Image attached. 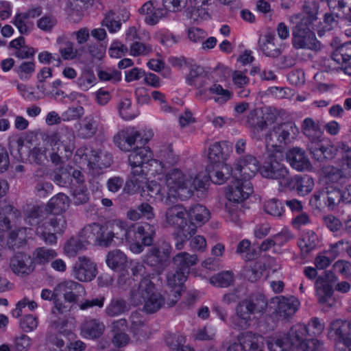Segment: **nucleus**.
<instances>
[{
    "instance_id": "obj_62",
    "label": "nucleus",
    "mask_w": 351,
    "mask_h": 351,
    "mask_svg": "<svg viewBox=\"0 0 351 351\" xmlns=\"http://www.w3.org/2000/svg\"><path fill=\"white\" fill-rule=\"evenodd\" d=\"M35 68L34 62H23L16 69V73L21 80H27L34 72Z\"/></svg>"
},
{
    "instance_id": "obj_52",
    "label": "nucleus",
    "mask_w": 351,
    "mask_h": 351,
    "mask_svg": "<svg viewBox=\"0 0 351 351\" xmlns=\"http://www.w3.org/2000/svg\"><path fill=\"white\" fill-rule=\"evenodd\" d=\"M97 131V122L93 117H85L79 130V136L84 138L93 136Z\"/></svg>"
},
{
    "instance_id": "obj_59",
    "label": "nucleus",
    "mask_w": 351,
    "mask_h": 351,
    "mask_svg": "<svg viewBox=\"0 0 351 351\" xmlns=\"http://www.w3.org/2000/svg\"><path fill=\"white\" fill-rule=\"evenodd\" d=\"M128 310V306L123 300H112L106 308V313L110 317L120 315Z\"/></svg>"
},
{
    "instance_id": "obj_28",
    "label": "nucleus",
    "mask_w": 351,
    "mask_h": 351,
    "mask_svg": "<svg viewBox=\"0 0 351 351\" xmlns=\"http://www.w3.org/2000/svg\"><path fill=\"white\" fill-rule=\"evenodd\" d=\"M258 46L259 51L265 56L276 58L282 53L283 45L278 44L275 36L266 33L259 37Z\"/></svg>"
},
{
    "instance_id": "obj_33",
    "label": "nucleus",
    "mask_w": 351,
    "mask_h": 351,
    "mask_svg": "<svg viewBox=\"0 0 351 351\" xmlns=\"http://www.w3.org/2000/svg\"><path fill=\"white\" fill-rule=\"evenodd\" d=\"M274 303L278 304L276 313L280 317L286 318L293 315L300 306V302L295 298H276L274 299Z\"/></svg>"
},
{
    "instance_id": "obj_38",
    "label": "nucleus",
    "mask_w": 351,
    "mask_h": 351,
    "mask_svg": "<svg viewBox=\"0 0 351 351\" xmlns=\"http://www.w3.org/2000/svg\"><path fill=\"white\" fill-rule=\"evenodd\" d=\"M117 220V219H115L109 223L111 228L110 230L108 229L104 230L102 226H101L97 245L107 247L112 244L113 239H117L119 241L118 243L125 240V237L121 238L122 232L121 231V228H114V223Z\"/></svg>"
},
{
    "instance_id": "obj_30",
    "label": "nucleus",
    "mask_w": 351,
    "mask_h": 351,
    "mask_svg": "<svg viewBox=\"0 0 351 351\" xmlns=\"http://www.w3.org/2000/svg\"><path fill=\"white\" fill-rule=\"evenodd\" d=\"M10 268L16 275L23 276L32 273L34 269V265L29 255L19 253L10 259Z\"/></svg>"
},
{
    "instance_id": "obj_34",
    "label": "nucleus",
    "mask_w": 351,
    "mask_h": 351,
    "mask_svg": "<svg viewBox=\"0 0 351 351\" xmlns=\"http://www.w3.org/2000/svg\"><path fill=\"white\" fill-rule=\"evenodd\" d=\"M105 330L103 322L91 319L84 322L80 327V335L83 338L95 339L102 335Z\"/></svg>"
},
{
    "instance_id": "obj_20",
    "label": "nucleus",
    "mask_w": 351,
    "mask_h": 351,
    "mask_svg": "<svg viewBox=\"0 0 351 351\" xmlns=\"http://www.w3.org/2000/svg\"><path fill=\"white\" fill-rule=\"evenodd\" d=\"M97 264L86 256H79L71 270V276L80 282H90L97 275Z\"/></svg>"
},
{
    "instance_id": "obj_6",
    "label": "nucleus",
    "mask_w": 351,
    "mask_h": 351,
    "mask_svg": "<svg viewBox=\"0 0 351 351\" xmlns=\"http://www.w3.org/2000/svg\"><path fill=\"white\" fill-rule=\"evenodd\" d=\"M299 132V128L293 122L276 124L271 128L265 136L268 158H271L273 161L282 160L283 150L297 138Z\"/></svg>"
},
{
    "instance_id": "obj_64",
    "label": "nucleus",
    "mask_w": 351,
    "mask_h": 351,
    "mask_svg": "<svg viewBox=\"0 0 351 351\" xmlns=\"http://www.w3.org/2000/svg\"><path fill=\"white\" fill-rule=\"evenodd\" d=\"M128 48L119 40L112 42L108 49L109 56L113 58H121L128 52Z\"/></svg>"
},
{
    "instance_id": "obj_14",
    "label": "nucleus",
    "mask_w": 351,
    "mask_h": 351,
    "mask_svg": "<svg viewBox=\"0 0 351 351\" xmlns=\"http://www.w3.org/2000/svg\"><path fill=\"white\" fill-rule=\"evenodd\" d=\"M73 162L79 167L87 165L90 169H102L110 165L111 157L101 149L91 147H79L73 156Z\"/></svg>"
},
{
    "instance_id": "obj_10",
    "label": "nucleus",
    "mask_w": 351,
    "mask_h": 351,
    "mask_svg": "<svg viewBox=\"0 0 351 351\" xmlns=\"http://www.w3.org/2000/svg\"><path fill=\"white\" fill-rule=\"evenodd\" d=\"M313 16L308 19L306 16L301 14L291 17V22L295 24L293 30V44L295 47L299 49H316L318 42L313 29L312 23L314 21Z\"/></svg>"
},
{
    "instance_id": "obj_32",
    "label": "nucleus",
    "mask_w": 351,
    "mask_h": 351,
    "mask_svg": "<svg viewBox=\"0 0 351 351\" xmlns=\"http://www.w3.org/2000/svg\"><path fill=\"white\" fill-rule=\"evenodd\" d=\"M269 351H290L294 348V337L287 334H276L269 337L267 341Z\"/></svg>"
},
{
    "instance_id": "obj_16",
    "label": "nucleus",
    "mask_w": 351,
    "mask_h": 351,
    "mask_svg": "<svg viewBox=\"0 0 351 351\" xmlns=\"http://www.w3.org/2000/svg\"><path fill=\"white\" fill-rule=\"evenodd\" d=\"M335 276L331 272H326L317 279L315 284L316 296L319 304L326 308L335 306L337 300L333 295V285Z\"/></svg>"
},
{
    "instance_id": "obj_22",
    "label": "nucleus",
    "mask_w": 351,
    "mask_h": 351,
    "mask_svg": "<svg viewBox=\"0 0 351 351\" xmlns=\"http://www.w3.org/2000/svg\"><path fill=\"white\" fill-rule=\"evenodd\" d=\"M290 335L294 337V348L302 351H316L320 343L315 339H307L308 329L304 324H296L290 330Z\"/></svg>"
},
{
    "instance_id": "obj_9",
    "label": "nucleus",
    "mask_w": 351,
    "mask_h": 351,
    "mask_svg": "<svg viewBox=\"0 0 351 351\" xmlns=\"http://www.w3.org/2000/svg\"><path fill=\"white\" fill-rule=\"evenodd\" d=\"M267 305L265 296L258 295L241 302L236 308V315L232 318V325L239 329H245L256 314L264 312Z\"/></svg>"
},
{
    "instance_id": "obj_31",
    "label": "nucleus",
    "mask_w": 351,
    "mask_h": 351,
    "mask_svg": "<svg viewBox=\"0 0 351 351\" xmlns=\"http://www.w3.org/2000/svg\"><path fill=\"white\" fill-rule=\"evenodd\" d=\"M55 291L58 295H62L66 302L69 303L75 302L77 300L75 293L83 292L86 293L85 289L82 285L73 280H64L59 283L55 288Z\"/></svg>"
},
{
    "instance_id": "obj_8",
    "label": "nucleus",
    "mask_w": 351,
    "mask_h": 351,
    "mask_svg": "<svg viewBox=\"0 0 351 351\" xmlns=\"http://www.w3.org/2000/svg\"><path fill=\"white\" fill-rule=\"evenodd\" d=\"M114 228H121V238L130 245V250L134 254H139L143 250L144 245H150L155 235L154 227L148 223L133 225L128 227V223L122 220H117L114 223Z\"/></svg>"
},
{
    "instance_id": "obj_37",
    "label": "nucleus",
    "mask_w": 351,
    "mask_h": 351,
    "mask_svg": "<svg viewBox=\"0 0 351 351\" xmlns=\"http://www.w3.org/2000/svg\"><path fill=\"white\" fill-rule=\"evenodd\" d=\"M106 263L107 266L114 271H121L128 266L126 255L119 250L110 251L106 255Z\"/></svg>"
},
{
    "instance_id": "obj_54",
    "label": "nucleus",
    "mask_w": 351,
    "mask_h": 351,
    "mask_svg": "<svg viewBox=\"0 0 351 351\" xmlns=\"http://www.w3.org/2000/svg\"><path fill=\"white\" fill-rule=\"evenodd\" d=\"M332 59L339 64L351 60V41L339 46L333 53Z\"/></svg>"
},
{
    "instance_id": "obj_15",
    "label": "nucleus",
    "mask_w": 351,
    "mask_h": 351,
    "mask_svg": "<svg viewBox=\"0 0 351 351\" xmlns=\"http://www.w3.org/2000/svg\"><path fill=\"white\" fill-rule=\"evenodd\" d=\"M276 162L273 161L271 158H268V161L265 162L262 167H260L259 162L255 157L252 155H247L237 161L232 170V175L233 178L250 182V180L256 175L258 171L261 174V170L264 167Z\"/></svg>"
},
{
    "instance_id": "obj_45",
    "label": "nucleus",
    "mask_w": 351,
    "mask_h": 351,
    "mask_svg": "<svg viewBox=\"0 0 351 351\" xmlns=\"http://www.w3.org/2000/svg\"><path fill=\"white\" fill-rule=\"evenodd\" d=\"M210 2L211 0H189L186 3L187 10L195 19L202 17L206 14V8Z\"/></svg>"
},
{
    "instance_id": "obj_27",
    "label": "nucleus",
    "mask_w": 351,
    "mask_h": 351,
    "mask_svg": "<svg viewBox=\"0 0 351 351\" xmlns=\"http://www.w3.org/2000/svg\"><path fill=\"white\" fill-rule=\"evenodd\" d=\"M140 136L139 132L134 127H128L119 131L114 136V143L123 152H130Z\"/></svg>"
},
{
    "instance_id": "obj_5",
    "label": "nucleus",
    "mask_w": 351,
    "mask_h": 351,
    "mask_svg": "<svg viewBox=\"0 0 351 351\" xmlns=\"http://www.w3.org/2000/svg\"><path fill=\"white\" fill-rule=\"evenodd\" d=\"M128 162L133 176L145 179L147 183L154 178L160 180L163 176L164 165L153 159V154L148 147L135 149L128 156Z\"/></svg>"
},
{
    "instance_id": "obj_43",
    "label": "nucleus",
    "mask_w": 351,
    "mask_h": 351,
    "mask_svg": "<svg viewBox=\"0 0 351 351\" xmlns=\"http://www.w3.org/2000/svg\"><path fill=\"white\" fill-rule=\"evenodd\" d=\"M101 230V226L93 223L85 226L80 232L79 237L85 245L95 243L97 245L98 237Z\"/></svg>"
},
{
    "instance_id": "obj_49",
    "label": "nucleus",
    "mask_w": 351,
    "mask_h": 351,
    "mask_svg": "<svg viewBox=\"0 0 351 351\" xmlns=\"http://www.w3.org/2000/svg\"><path fill=\"white\" fill-rule=\"evenodd\" d=\"M69 205L68 197L63 193H58L50 199L47 206L51 213H58L65 211Z\"/></svg>"
},
{
    "instance_id": "obj_2",
    "label": "nucleus",
    "mask_w": 351,
    "mask_h": 351,
    "mask_svg": "<svg viewBox=\"0 0 351 351\" xmlns=\"http://www.w3.org/2000/svg\"><path fill=\"white\" fill-rule=\"evenodd\" d=\"M164 166L163 176L157 177L147 183L146 188L150 197L155 198L165 204L173 202V199H186L191 197L194 190L204 188L208 181L207 176L192 173L178 168H173L167 173Z\"/></svg>"
},
{
    "instance_id": "obj_3",
    "label": "nucleus",
    "mask_w": 351,
    "mask_h": 351,
    "mask_svg": "<svg viewBox=\"0 0 351 351\" xmlns=\"http://www.w3.org/2000/svg\"><path fill=\"white\" fill-rule=\"evenodd\" d=\"M261 176L266 178L276 180L279 191H283L289 189L295 191L299 196L308 195L315 186V181L311 176L297 175L291 177L287 167L280 162L264 167L261 170Z\"/></svg>"
},
{
    "instance_id": "obj_7",
    "label": "nucleus",
    "mask_w": 351,
    "mask_h": 351,
    "mask_svg": "<svg viewBox=\"0 0 351 351\" xmlns=\"http://www.w3.org/2000/svg\"><path fill=\"white\" fill-rule=\"evenodd\" d=\"M251 182L233 178L226 192V220L239 225L241 215L243 212L244 202L252 193Z\"/></svg>"
},
{
    "instance_id": "obj_41",
    "label": "nucleus",
    "mask_w": 351,
    "mask_h": 351,
    "mask_svg": "<svg viewBox=\"0 0 351 351\" xmlns=\"http://www.w3.org/2000/svg\"><path fill=\"white\" fill-rule=\"evenodd\" d=\"M208 158L209 165L218 164L226 173L229 171V166L224 162V158L220 143L215 142L210 145L208 148Z\"/></svg>"
},
{
    "instance_id": "obj_35",
    "label": "nucleus",
    "mask_w": 351,
    "mask_h": 351,
    "mask_svg": "<svg viewBox=\"0 0 351 351\" xmlns=\"http://www.w3.org/2000/svg\"><path fill=\"white\" fill-rule=\"evenodd\" d=\"M309 149L313 158L319 162L332 158L337 152L336 148L328 143H312Z\"/></svg>"
},
{
    "instance_id": "obj_57",
    "label": "nucleus",
    "mask_w": 351,
    "mask_h": 351,
    "mask_svg": "<svg viewBox=\"0 0 351 351\" xmlns=\"http://www.w3.org/2000/svg\"><path fill=\"white\" fill-rule=\"evenodd\" d=\"M264 210L274 217L280 218L283 215L285 208L282 202L276 199H271L265 202Z\"/></svg>"
},
{
    "instance_id": "obj_55",
    "label": "nucleus",
    "mask_w": 351,
    "mask_h": 351,
    "mask_svg": "<svg viewBox=\"0 0 351 351\" xmlns=\"http://www.w3.org/2000/svg\"><path fill=\"white\" fill-rule=\"evenodd\" d=\"M233 280V274L230 271L219 273L210 278V284L219 287H227L232 283Z\"/></svg>"
},
{
    "instance_id": "obj_48",
    "label": "nucleus",
    "mask_w": 351,
    "mask_h": 351,
    "mask_svg": "<svg viewBox=\"0 0 351 351\" xmlns=\"http://www.w3.org/2000/svg\"><path fill=\"white\" fill-rule=\"evenodd\" d=\"M53 77L52 69L44 66L40 69L36 74L37 84L36 88L38 91L44 96H49L52 91H47L45 82Z\"/></svg>"
},
{
    "instance_id": "obj_13",
    "label": "nucleus",
    "mask_w": 351,
    "mask_h": 351,
    "mask_svg": "<svg viewBox=\"0 0 351 351\" xmlns=\"http://www.w3.org/2000/svg\"><path fill=\"white\" fill-rule=\"evenodd\" d=\"M187 210L181 205H175L169 208L165 213V225L178 228L175 234V246L177 250H182L188 238L184 232V226H187Z\"/></svg>"
},
{
    "instance_id": "obj_50",
    "label": "nucleus",
    "mask_w": 351,
    "mask_h": 351,
    "mask_svg": "<svg viewBox=\"0 0 351 351\" xmlns=\"http://www.w3.org/2000/svg\"><path fill=\"white\" fill-rule=\"evenodd\" d=\"M118 110L120 117L125 121L132 120L138 115V110L132 106L131 100L128 98L120 101Z\"/></svg>"
},
{
    "instance_id": "obj_47",
    "label": "nucleus",
    "mask_w": 351,
    "mask_h": 351,
    "mask_svg": "<svg viewBox=\"0 0 351 351\" xmlns=\"http://www.w3.org/2000/svg\"><path fill=\"white\" fill-rule=\"evenodd\" d=\"M56 250L47 248L38 247L33 253V264L45 265L57 256Z\"/></svg>"
},
{
    "instance_id": "obj_19",
    "label": "nucleus",
    "mask_w": 351,
    "mask_h": 351,
    "mask_svg": "<svg viewBox=\"0 0 351 351\" xmlns=\"http://www.w3.org/2000/svg\"><path fill=\"white\" fill-rule=\"evenodd\" d=\"M44 225V230L43 227L38 226L35 232L48 244H55L57 241L56 234H61L66 226V220L62 215L51 217Z\"/></svg>"
},
{
    "instance_id": "obj_11",
    "label": "nucleus",
    "mask_w": 351,
    "mask_h": 351,
    "mask_svg": "<svg viewBox=\"0 0 351 351\" xmlns=\"http://www.w3.org/2000/svg\"><path fill=\"white\" fill-rule=\"evenodd\" d=\"M326 179V169H325L324 176L319 182L322 186L311 197L309 204L316 209L321 210L326 207L329 210H333L343 199L344 195L335 186L329 184V182L332 184L335 182Z\"/></svg>"
},
{
    "instance_id": "obj_26",
    "label": "nucleus",
    "mask_w": 351,
    "mask_h": 351,
    "mask_svg": "<svg viewBox=\"0 0 351 351\" xmlns=\"http://www.w3.org/2000/svg\"><path fill=\"white\" fill-rule=\"evenodd\" d=\"M171 249V245L167 243L155 246L145 255L144 262L147 265L155 267L154 271L158 275L161 271L160 265L168 258Z\"/></svg>"
},
{
    "instance_id": "obj_12",
    "label": "nucleus",
    "mask_w": 351,
    "mask_h": 351,
    "mask_svg": "<svg viewBox=\"0 0 351 351\" xmlns=\"http://www.w3.org/2000/svg\"><path fill=\"white\" fill-rule=\"evenodd\" d=\"M17 215V210H14L10 205L0 208V240L7 236L8 244L10 247L19 246L27 237L26 228L19 230L17 232L14 230H11L10 221Z\"/></svg>"
},
{
    "instance_id": "obj_40",
    "label": "nucleus",
    "mask_w": 351,
    "mask_h": 351,
    "mask_svg": "<svg viewBox=\"0 0 351 351\" xmlns=\"http://www.w3.org/2000/svg\"><path fill=\"white\" fill-rule=\"evenodd\" d=\"M319 244V239L313 231L304 232L298 241V246L303 254H308Z\"/></svg>"
},
{
    "instance_id": "obj_63",
    "label": "nucleus",
    "mask_w": 351,
    "mask_h": 351,
    "mask_svg": "<svg viewBox=\"0 0 351 351\" xmlns=\"http://www.w3.org/2000/svg\"><path fill=\"white\" fill-rule=\"evenodd\" d=\"M57 328L61 334L69 339L74 338L75 334L73 333V330L75 328V320L73 318H68L59 324Z\"/></svg>"
},
{
    "instance_id": "obj_25",
    "label": "nucleus",
    "mask_w": 351,
    "mask_h": 351,
    "mask_svg": "<svg viewBox=\"0 0 351 351\" xmlns=\"http://www.w3.org/2000/svg\"><path fill=\"white\" fill-rule=\"evenodd\" d=\"M344 152L341 158V169L333 167H328L326 169V180L337 182L343 176H351V147L343 145Z\"/></svg>"
},
{
    "instance_id": "obj_36",
    "label": "nucleus",
    "mask_w": 351,
    "mask_h": 351,
    "mask_svg": "<svg viewBox=\"0 0 351 351\" xmlns=\"http://www.w3.org/2000/svg\"><path fill=\"white\" fill-rule=\"evenodd\" d=\"M138 12L145 16V22L149 25L158 23L164 15L162 10L156 8L154 2L152 1L145 3L139 8Z\"/></svg>"
},
{
    "instance_id": "obj_44",
    "label": "nucleus",
    "mask_w": 351,
    "mask_h": 351,
    "mask_svg": "<svg viewBox=\"0 0 351 351\" xmlns=\"http://www.w3.org/2000/svg\"><path fill=\"white\" fill-rule=\"evenodd\" d=\"M97 82L93 71L89 69L84 70L75 82L77 87L82 91H88Z\"/></svg>"
},
{
    "instance_id": "obj_42",
    "label": "nucleus",
    "mask_w": 351,
    "mask_h": 351,
    "mask_svg": "<svg viewBox=\"0 0 351 351\" xmlns=\"http://www.w3.org/2000/svg\"><path fill=\"white\" fill-rule=\"evenodd\" d=\"M56 45L62 58L65 60H73L77 56V50L73 44L64 36L57 38Z\"/></svg>"
},
{
    "instance_id": "obj_24",
    "label": "nucleus",
    "mask_w": 351,
    "mask_h": 351,
    "mask_svg": "<svg viewBox=\"0 0 351 351\" xmlns=\"http://www.w3.org/2000/svg\"><path fill=\"white\" fill-rule=\"evenodd\" d=\"M237 340L239 343L230 344L227 351H257L263 346V336L252 332H242Z\"/></svg>"
},
{
    "instance_id": "obj_1",
    "label": "nucleus",
    "mask_w": 351,
    "mask_h": 351,
    "mask_svg": "<svg viewBox=\"0 0 351 351\" xmlns=\"http://www.w3.org/2000/svg\"><path fill=\"white\" fill-rule=\"evenodd\" d=\"M198 261L197 256L187 252L178 253L173 258V263L178 271L167 276V285L171 289V294L163 297L158 291L152 279L154 273L146 272L138 286L134 287L130 294V302L133 306L143 305V310L149 313L158 311L163 305L173 306L178 300L182 285L189 273L190 267Z\"/></svg>"
},
{
    "instance_id": "obj_21",
    "label": "nucleus",
    "mask_w": 351,
    "mask_h": 351,
    "mask_svg": "<svg viewBox=\"0 0 351 351\" xmlns=\"http://www.w3.org/2000/svg\"><path fill=\"white\" fill-rule=\"evenodd\" d=\"M187 226L184 231L188 236L195 235L197 228L206 223L210 217L209 210L204 206L197 204L187 210Z\"/></svg>"
},
{
    "instance_id": "obj_17",
    "label": "nucleus",
    "mask_w": 351,
    "mask_h": 351,
    "mask_svg": "<svg viewBox=\"0 0 351 351\" xmlns=\"http://www.w3.org/2000/svg\"><path fill=\"white\" fill-rule=\"evenodd\" d=\"M328 336L336 341L335 351H351V322L341 319L332 322Z\"/></svg>"
},
{
    "instance_id": "obj_39",
    "label": "nucleus",
    "mask_w": 351,
    "mask_h": 351,
    "mask_svg": "<svg viewBox=\"0 0 351 351\" xmlns=\"http://www.w3.org/2000/svg\"><path fill=\"white\" fill-rule=\"evenodd\" d=\"M126 320L121 319L112 324V330L114 336L112 338V343L114 346L121 348L125 346L130 341L128 336L124 332L125 330Z\"/></svg>"
},
{
    "instance_id": "obj_46",
    "label": "nucleus",
    "mask_w": 351,
    "mask_h": 351,
    "mask_svg": "<svg viewBox=\"0 0 351 351\" xmlns=\"http://www.w3.org/2000/svg\"><path fill=\"white\" fill-rule=\"evenodd\" d=\"M207 171L208 176L206 174L199 173L202 177L207 176L208 180L210 179L214 183L217 184H223L226 180V175L229 174L230 170L228 173L222 169L221 166L218 167V164L208 165L207 167ZM208 181L206 182L207 184Z\"/></svg>"
},
{
    "instance_id": "obj_58",
    "label": "nucleus",
    "mask_w": 351,
    "mask_h": 351,
    "mask_svg": "<svg viewBox=\"0 0 351 351\" xmlns=\"http://www.w3.org/2000/svg\"><path fill=\"white\" fill-rule=\"evenodd\" d=\"M153 51V47L147 43L135 41L129 47L130 55L132 56H145Z\"/></svg>"
},
{
    "instance_id": "obj_61",
    "label": "nucleus",
    "mask_w": 351,
    "mask_h": 351,
    "mask_svg": "<svg viewBox=\"0 0 351 351\" xmlns=\"http://www.w3.org/2000/svg\"><path fill=\"white\" fill-rule=\"evenodd\" d=\"M208 93L215 94L217 96L215 97V101L219 104L226 102L232 97V93L229 90L223 88L221 85L216 84L208 88Z\"/></svg>"
},
{
    "instance_id": "obj_18",
    "label": "nucleus",
    "mask_w": 351,
    "mask_h": 351,
    "mask_svg": "<svg viewBox=\"0 0 351 351\" xmlns=\"http://www.w3.org/2000/svg\"><path fill=\"white\" fill-rule=\"evenodd\" d=\"M314 13L306 16L308 19H311L312 16H314L315 20L312 23L313 29H315L319 36H322L324 33L328 31L333 29L337 26L338 18H344L348 23V25L351 26V8H348V12L344 13L343 9H338L339 12L337 13L326 12L324 16V20L322 23H316V14L317 7L314 5Z\"/></svg>"
},
{
    "instance_id": "obj_29",
    "label": "nucleus",
    "mask_w": 351,
    "mask_h": 351,
    "mask_svg": "<svg viewBox=\"0 0 351 351\" xmlns=\"http://www.w3.org/2000/svg\"><path fill=\"white\" fill-rule=\"evenodd\" d=\"M286 158L292 168L298 171H311L312 169L311 163L305 152L299 147H293L289 149L286 154Z\"/></svg>"
},
{
    "instance_id": "obj_56",
    "label": "nucleus",
    "mask_w": 351,
    "mask_h": 351,
    "mask_svg": "<svg viewBox=\"0 0 351 351\" xmlns=\"http://www.w3.org/2000/svg\"><path fill=\"white\" fill-rule=\"evenodd\" d=\"M14 23L22 34L29 33L34 27L33 21L24 13L16 14L14 17Z\"/></svg>"
},
{
    "instance_id": "obj_53",
    "label": "nucleus",
    "mask_w": 351,
    "mask_h": 351,
    "mask_svg": "<svg viewBox=\"0 0 351 351\" xmlns=\"http://www.w3.org/2000/svg\"><path fill=\"white\" fill-rule=\"evenodd\" d=\"M86 245L80 237H72L64 244L63 250L64 254L69 257H74L78 252L84 250Z\"/></svg>"
},
{
    "instance_id": "obj_60",
    "label": "nucleus",
    "mask_w": 351,
    "mask_h": 351,
    "mask_svg": "<svg viewBox=\"0 0 351 351\" xmlns=\"http://www.w3.org/2000/svg\"><path fill=\"white\" fill-rule=\"evenodd\" d=\"M350 245V242L341 240L335 243L330 245L329 249L326 250V252L327 254L332 258V260H334L342 254L345 251L348 252V248Z\"/></svg>"
},
{
    "instance_id": "obj_4",
    "label": "nucleus",
    "mask_w": 351,
    "mask_h": 351,
    "mask_svg": "<svg viewBox=\"0 0 351 351\" xmlns=\"http://www.w3.org/2000/svg\"><path fill=\"white\" fill-rule=\"evenodd\" d=\"M51 148V160L56 165L63 164L69 160L74 150V136L70 134H53L47 138L45 145L32 149L30 157L37 163L47 158V150Z\"/></svg>"
},
{
    "instance_id": "obj_23",
    "label": "nucleus",
    "mask_w": 351,
    "mask_h": 351,
    "mask_svg": "<svg viewBox=\"0 0 351 351\" xmlns=\"http://www.w3.org/2000/svg\"><path fill=\"white\" fill-rule=\"evenodd\" d=\"M186 81L189 85L193 86L198 90L197 96L204 99L208 98L207 86L211 80L203 67L193 66L186 77Z\"/></svg>"
},
{
    "instance_id": "obj_51",
    "label": "nucleus",
    "mask_w": 351,
    "mask_h": 351,
    "mask_svg": "<svg viewBox=\"0 0 351 351\" xmlns=\"http://www.w3.org/2000/svg\"><path fill=\"white\" fill-rule=\"evenodd\" d=\"M302 130L304 134L312 141L319 138L322 134L318 123L311 118H306L303 121Z\"/></svg>"
}]
</instances>
